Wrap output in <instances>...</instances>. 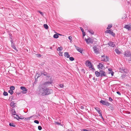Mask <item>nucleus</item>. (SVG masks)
<instances>
[{
	"instance_id": "nucleus-32",
	"label": "nucleus",
	"mask_w": 131,
	"mask_h": 131,
	"mask_svg": "<svg viewBox=\"0 0 131 131\" xmlns=\"http://www.w3.org/2000/svg\"><path fill=\"white\" fill-rule=\"evenodd\" d=\"M15 87L14 86H11L10 87V90L13 91V90H14L15 89Z\"/></svg>"
},
{
	"instance_id": "nucleus-3",
	"label": "nucleus",
	"mask_w": 131,
	"mask_h": 131,
	"mask_svg": "<svg viewBox=\"0 0 131 131\" xmlns=\"http://www.w3.org/2000/svg\"><path fill=\"white\" fill-rule=\"evenodd\" d=\"M52 90L49 88H46L45 90V91L44 96L49 95L52 93Z\"/></svg>"
},
{
	"instance_id": "nucleus-44",
	"label": "nucleus",
	"mask_w": 131,
	"mask_h": 131,
	"mask_svg": "<svg viewBox=\"0 0 131 131\" xmlns=\"http://www.w3.org/2000/svg\"><path fill=\"white\" fill-rule=\"evenodd\" d=\"M80 28L81 30V31L82 32H84V30L83 28L82 27H80Z\"/></svg>"
},
{
	"instance_id": "nucleus-13",
	"label": "nucleus",
	"mask_w": 131,
	"mask_h": 131,
	"mask_svg": "<svg viewBox=\"0 0 131 131\" xmlns=\"http://www.w3.org/2000/svg\"><path fill=\"white\" fill-rule=\"evenodd\" d=\"M124 28L127 29L128 30H131V26L128 25H126L124 26Z\"/></svg>"
},
{
	"instance_id": "nucleus-47",
	"label": "nucleus",
	"mask_w": 131,
	"mask_h": 131,
	"mask_svg": "<svg viewBox=\"0 0 131 131\" xmlns=\"http://www.w3.org/2000/svg\"><path fill=\"white\" fill-rule=\"evenodd\" d=\"M108 70L110 71V72H111L112 71V69L111 68H110L108 69Z\"/></svg>"
},
{
	"instance_id": "nucleus-23",
	"label": "nucleus",
	"mask_w": 131,
	"mask_h": 131,
	"mask_svg": "<svg viewBox=\"0 0 131 131\" xmlns=\"http://www.w3.org/2000/svg\"><path fill=\"white\" fill-rule=\"evenodd\" d=\"M63 49V48L62 47H58L57 49V51H61Z\"/></svg>"
},
{
	"instance_id": "nucleus-53",
	"label": "nucleus",
	"mask_w": 131,
	"mask_h": 131,
	"mask_svg": "<svg viewBox=\"0 0 131 131\" xmlns=\"http://www.w3.org/2000/svg\"><path fill=\"white\" fill-rule=\"evenodd\" d=\"M81 108L82 109H84V107L83 106H81Z\"/></svg>"
},
{
	"instance_id": "nucleus-18",
	"label": "nucleus",
	"mask_w": 131,
	"mask_h": 131,
	"mask_svg": "<svg viewBox=\"0 0 131 131\" xmlns=\"http://www.w3.org/2000/svg\"><path fill=\"white\" fill-rule=\"evenodd\" d=\"M64 56L67 58H69L70 57V55L68 52H66L64 53Z\"/></svg>"
},
{
	"instance_id": "nucleus-26",
	"label": "nucleus",
	"mask_w": 131,
	"mask_h": 131,
	"mask_svg": "<svg viewBox=\"0 0 131 131\" xmlns=\"http://www.w3.org/2000/svg\"><path fill=\"white\" fill-rule=\"evenodd\" d=\"M112 26V24H109L108 25V27L107 28V29H109L111 28Z\"/></svg>"
},
{
	"instance_id": "nucleus-38",
	"label": "nucleus",
	"mask_w": 131,
	"mask_h": 131,
	"mask_svg": "<svg viewBox=\"0 0 131 131\" xmlns=\"http://www.w3.org/2000/svg\"><path fill=\"white\" fill-rule=\"evenodd\" d=\"M34 122L35 123H36L37 124H38L39 123V122L37 120H35L34 121Z\"/></svg>"
},
{
	"instance_id": "nucleus-14",
	"label": "nucleus",
	"mask_w": 131,
	"mask_h": 131,
	"mask_svg": "<svg viewBox=\"0 0 131 131\" xmlns=\"http://www.w3.org/2000/svg\"><path fill=\"white\" fill-rule=\"evenodd\" d=\"M74 46L75 48L77 50H78L79 52L81 53H82V50L81 48H80L79 47H78L77 46H76L75 45H74Z\"/></svg>"
},
{
	"instance_id": "nucleus-11",
	"label": "nucleus",
	"mask_w": 131,
	"mask_h": 131,
	"mask_svg": "<svg viewBox=\"0 0 131 131\" xmlns=\"http://www.w3.org/2000/svg\"><path fill=\"white\" fill-rule=\"evenodd\" d=\"M10 41L11 42V44H12V47L15 50H17V48H16L15 47V44L13 43V41L12 39Z\"/></svg>"
},
{
	"instance_id": "nucleus-33",
	"label": "nucleus",
	"mask_w": 131,
	"mask_h": 131,
	"mask_svg": "<svg viewBox=\"0 0 131 131\" xmlns=\"http://www.w3.org/2000/svg\"><path fill=\"white\" fill-rule=\"evenodd\" d=\"M3 95L4 96H6L8 95V93L4 91L3 93Z\"/></svg>"
},
{
	"instance_id": "nucleus-29",
	"label": "nucleus",
	"mask_w": 131,
	"mask_h": 131,
	"mask_svg": "<svg viewBox=\"0 0 131 131\" xmlns=\"http://www.w3.org/2000/svg\"><path fill=\"white\" fill-rule=\"evenodd\" d=\"M32 116H30V117L25 118V119L26 121H28L30 120V118H31L32 117Z\"/></svg>"
},
{
	"instance_id": "nucleus-49",
	"label": "nucleus",
	"mask_w": 131,
	"mask_h": 131,
	"mask_svg": "<svg viewBox=\"0 0 131 131\" xmlns=\"http://www.w3.org/2000/svg\"><path fill=\"white\" fill-rule=\"evenodd\" d=\"M116 93L119 95H121V93L119 91H117Z\"/></svg>"
},
{
	"instance_id": "nucleus-42",
	"label": "nucleus",
	"mask_w": 131,
	"mask_h": 131,
	"mask_svg": "<svg viewBox=\"0 0 131 131\" xmlns=\"http://www.w3.org/2000/svg\"><path fill=\"white\" fill-rule=\"evenodd\" d=\"M68 39H69L70 41L72 40V37L71 36H69L68 37Z\"/></svg>"
},
{
	"instance_id": "nucleus-56",
	"label": "nucleus",
	"mask_w": 131,
	"mask_h": 131,
	"mask_svg": "<svg viewBox=\"0 0 131 131\" xmlns=\"http://www.w3.org/2000/svg\"><path fill=\"white\" fill-rule=\"evenodd\" d=\"M91 69L93 70H95V69L94 68H93L92 67V68H91Z\"/></svg>"
},
{
	"instance_id": "nucleus-9",
	"label": "nucleus",
	"mask_w": 131,
	"mask_h": 131,
	"mask_svg": "<svg viewBox=\"0 0 131 131\" xmlns=\"http://www.w3.org/2000/svg\"><path fill=\"white\" fill-rule=\"evenodd\" d=\"M20 89L22 91H21L22 93L23 94L26 93H27V90L26 88L24 86H21Z\"/></svg>"
},
{
	"instance_id": "nucleus-55",
	"label": "nucleus",
	"mask_w": 131,
	"mask_h": 131,
	"mask_svg": "<svg viewBox=\"0 0 131 131\" xmlns=\"http://www.w3.org/2000/svg\"><path fill=\"white\" fill-rule=\"evenodd\" d=\"M16 116H17L18 117V118L19 119H21V118H20V117H19V116H18V115H17V114L16 115Z\"/></svg>"
},
{
	"instance_id": "nucleus-24",
	"label": "nucleus",
	"mask_w": 131,
	"mask_h": 131,
	"mask_svg": "<svg viewBox=\"0 0 131 131\" xmlns=\"http://www.w3.org/2000/svg\"><path fill=\"white\" fill-rule=\"evenodd\" d=\"M9 125L10 126H12V127H15V124H14L13 123H10L9 124Z\"/></svg>"
},
{
	"instance_id": "nucleus-43",
	"label": "nucleus",
	"mask_w": 131,
	"mask_h": 131,
	"mask_svg": "<svg viewBox=\"0 0 131 131\" xmlns=\"http://www.w3.org/2000/svg\"><path fill=\"white\" fill-rule=\"evenodd\" d=\"M89 68L91 69L93 67V65L92 64L91 65H90V66H89Z\"/></svg>"
},
{
	"instance_id": "nucleus-28",
	"label": "nucleus",
	"mask_w": 131,
	"mask_h": 131,
	"mask_svg": "<svg viewBox=\"0 0 131 131\" xmlns=\"http://www.w3.org/2000/svg\"><path fill=\"white\" fill-rule=\"evenodd\" d=\"M88 31L91 34H94V32L92 30H88Z\"/></svg>"
},
{
	"instance_id": "nucleus-25",
	"label": "nucleus",
	"mask_w": 131,
	"mask_h": 131,
	"mask_svg": "<svg viewBox=\"0 0 131 131\" xmlns=\"http://www.w3.org/2000/svg\"><path fill=\"white\" fill-rule=\"evenodd\" d=\"M15 103L13 102H12L10 103V106L11 107H14Z\"/></svg>"
},
{
	"instance_id": "nucleus-51",
	"label": "nucleus",
	"mask_w": 131,
	"mask_h": 131,
	"mask_svg": "<svg viewBox=\"0 0 131 131\" xmlns=\"http://www.w3.org/2000/svg\"><path fill=\"white\" fill-rule=\"evenodd\" d=\"M83 35V36H84L85 35V33L84 32H82Z\"/></svg>"
},
{
	"instance_id": "nucleus-46",
	"label": "nucleus",
	"mask_w": 131,
	"mask_h": 131,
	"mask_svg": "<svg viewBox=\"0 0 131 131\" xmlns=\"http://www.w3.org/2000/svg\"><path fill=\"white\" fill-rule=\"evenodd\" d=\"M82 131H91L90 130H87L86 129H83Z\"/></svg>"
},
{
	"instance_id": "nucleus-2",
	"label": "nucleus",
	"mask_w": 131,
	"mask_h": 131,
	"mask_svg": "<svg viewBox=\"0 0 131 131\" xmlns=\"http://www.w3.org/2000/svg\"><path fill=\"white\" fill-rule=\"evenodd\" d=\"M95 74L97 77L101 76V77H105L106 76V73L103 70H100L99 72L97 71L95 72Z\"/></svg>"
},
{
	"instance_id": "nucleus-54",
	"label": "nucleus",
	"mask_w": 131,
	"mask_h": 131,
	"mask_svg": "<svg viewBox=\"0 0 131 131\" xmlns=\"http://www.w3.org/2000/svg\"><path fill=\"white\" fill-rule=\"evenodd\" d=\"M101 57H103V58H105V56L104 55H102L101 56Z\"/></svg>"
},
{
	"instance_id": "nucleus-30",
	"label": "nucleus",
	"mask_w": 131,
	"mask_h": 131,
	"mask_svg": "<svg viewBox=\"0 0 131 131\" xmlns=\"http://www.w3.org/2000/svg\"><path fill=\"white\" fill-rule=\"evenodd\" d=\"M44 27L46 29H47L48 28V25L46 24H44L43 25Z\"/></svg>"
},
{
	"instance_id": "nucleus-57",
	"label": "nucleus",
	"mask_w": 131,
	"mask_h": 131,
	"mask_svg": "<svg viewBox=\"0 0 131 131\" xmlns=\"http://www.w3.org/2000/svg\"><path fill=\"white\" fill-rule=\"evenodd\" d=\"M128 61L129 62V63H131V59L130 60H129Z\"/></svg>"
},
{
	"instance_id": "nucleus-12",
	"label": "nucleus",
	"mask_w": 131,
	"mask_h": 131,
	"mask_svg": "<svg viewBox=\"0 0 131 131\" xmlns=\"http://www.w3.org/2000/svg\"><path fill=\"white\" fill-rule=\"evenodd\" d=\"M119 72L121 73H125L126 72V70L124 68L122 67V68H119Z\"/></svg>"
},
{
	"instance_id": "nucleus-21",
	"label": "nucleus",
	"mask_w": 131,
	"mask_h": 131,
	"mask_svg": "<svg viewBox=\"0 0 131 131\" xmlns=\"http://www.w3.org/2000/svg\"><path fill=\"white\" fill-rule=\"evenodd\" d=\"M95 108V110H96L97 112L99 114H100V113L101 112V111L99 108L97 107H96Z\"/></svg>"
},
{
	"instance_id": "nucleus-5",
	"label": "nucleus",
	"mask_w": 131,
	"mask_h": 131,
	"mask_svg": "<svg viewBox=\"0 0 131 131\" xmlns=\"http://www.w3.org/2000/svg\"><path fill=\"white\" fill-rule=\"evenodd\" d=\"M98 68L99 69H103L105 68L103 63H100L97 66Z\"/></svg>"
},
{
	"instance_id": "nucleus-17",
	"label": "nucleus",
	"mask_w": 131,
	"mask_h": 131,
	"mask_svg": "<svg viewBox=\"0 0 131 131\" xmlns=\"http://www.w3.org/2000/svg\"><path fill=\"white\" fill-rule=\"evenodd\" d=\"M92 64L91 62L89 61H86L85 62V64L89 66Z\"/></svg>"
},
{
	"instance_id": "nucleus-20",
	"label": "nucleus",
	"mask_w": 131,
	"mask_h": 131,
	"mask_svg": "<svg viewBox=\"0 0 131 131\" xmlns=\"http://www.w3.org/2000/svg\"><path fill=\"white\" fill-rule=\"evenodd\" d=\"M115 52L118 54H119L121 53V52L119 51L118 49H116L115 50Z\"/></svg>"
},
{
	"instance_id": "nucleus-52",
	"label": "nucleus",
	"mask_w": 131,
	"mask_h": 131,
	"mask_svg": "<svg viewBox=\"0 0 131 131\" xmlns=\"http://www.w3.org/2000/svg\"><path fill=\"white\" fill-rule=\"evenodd\" d=\"M43 74V75H45V76L46 75H47V72H44Z\"/></svg>"
},
{
	"instance_id": "nucleus-40",
	"label": "nucleus",
	"mask_w": 131,
	"mask_h": 131,
	"mask_svg": "<svg viewBox=\"0 0 131 131\" xmlns=\"http://www.w3.org/2000/svg\"><path fill=\"white\" fill-rule=\"evenodd\" d=\"M62 53H63L62 52H59V55L60 56H63Z\"/></svg>"
},
{
	"instance_id": "nucleus-45",
	"label": "nucleus",
	"mask_w": 131,
	"mask_h": 131,
	"mask_svg": "<svg viewBox=\"0 0 131 131\" xmlns=\"http://www.w3.org/2000/svg\"><path fill=\"white\" fill-rule=\"evenodd\" d=\"M38 12L40 13L41 15H43V13L42 12H41L40 11H38Z\"/></svg>"
},
{
	"instance_id": "nucleus-37",
	"label": "nucleus",
	"mask_w": 131,
	"mask_h": 131,
	"mask_svg": "<svg viewBox=\"0 0 131 131\" xmlns=\"http://www.w3.org/2000/svg\"><path fill=\"white\" fill-rule=\"evenodd\" d=\"M38 128L39 130H41L42 129V127L41 126H39L38 127Z\"/></svg>"
},
{
	"instance_id": "nucleus-8",
	"label": "nucleus",
	"mask_w": 131,
	"mask_h": 131,
	"mask_svg": "<svg viewBox=\"0 0 131 131\" xmlns=\"http://www.w3.org/2000/svg\"><path fill=\"white\" fill-rule=\"evenodd\" d=\"M124 55L126 57H129L130 56L131 58V53L129 51H126L124 53Z\"/></svg>"
},
{
	"instance_id": "nucleus-15",
	"label": "nucleus",
	"mask_w": 131,
	"mask_h": 131,
	"mask_svg": "<svg viewBox=\"0 0 131 131\" xmlns=\"http://www.w3.org/2000/svg\"><path fill=\"white\" fill-rule=\"evenodd\" d=\"M110 46L113 47L115 46V45L114 43L111 41H110L108 43V44Z\"/></svg>"
},
{
	"instance_id": "nucleus-59",
	"label": "nucleus",
	"mask_w": 131,
	"mask_h": 131,
	"mask_svg": "<svg viewBox=\"0 0 131 131\" xmlns=\"http://www.w3.org/2000/svg\"><path fill=\"white\" fill-rule=\"evenodd\" d=\"M93 80H95V78H93Z\"/></svg>"
},
{
	"instance_id": "nucleus-60",
	"label": "nucleus",
	"mask_w": 131,
	"mask_h": 131,
	"mask_svg": "<svg viewBox=\"0 0 131 131\" xmlns=\"http://www.w3.org/2000/svg\"><path fill=\"white\" fill-rule=\"evenodd\" d=\"M47 77H49V76H47Z\"/></svg>"
},
{
	"instance_id": "nucleus-39",
	"label": "nucleus",
	"mask_w": 131,
	"mask_h": 131,
	"mask_svg": "<svg viewBox=\"0 0 131 131\" xmlns=\"http://www.w3.org/2000/svg\"><path fill=\"white\" fill-rule=\"evenodd\" d=\"M59 86L61 88H63L64 87V85L63 84H60Z\"/></svg>"
},
{
	"instance_id": "nucleus-61",
	"label": "nucleus",
	"mask_w": 131,
	"mask_h": 131,
	"mask_svg": "<svg viewBox=\"0 0 131 131\" xmlns=\"http://www.w3.org/2000/svg\"><path fill=\"white\" fill-rule=\"evenodd\" d=\"M47 77H49V76H47Z\"/></svg>"
},
{
	"instance_id": "nucleus-6",
	"label": "nucleus",
	"mask_w": 131,
	"mask_h": 131,
	"mask_svg": "<svg viewBox=\"0 0 131 131\" xmlns=\"http://www.w3.org/2000/svg\"><path fill=\"white\" fill-rule=\"evenodd\" d=\"M85 40L86 43L88 44H89L90 43H93V41L92 39L91 38L85 39Z\"/></svg>"
},
{
	"instance_id": "nucleus-50",
	"label": "nucleus",
	"mask_w": 131,
	"mask_h": 131,
	"mask_svg": "<svg viewBox=\"0 0 131 131\" xmlns=\"http://www.w3.org/2000/svg\"><path fill=\"white\" fill-rule=\"evenodd\" d=\"M100 114L99 116H100L102 118H103V116L102 115V114L101 113V112L100 113V114Z\"/></svg>"
},
{
	"instance_id": "nucleus-10",
	"label": "nucleus",
	"mask_w": 131,
	"mask_h": 131,
	"mask_svg": "<svg viewBox=\"0 0 131 131\" xmlns=\"http://www.w3.org/2000/svg\"><path fill=\"white\" fill-rule=\"evenodd\" d=\"M94 51V53L96 54H98L99 53V49L96 46H94L93 47Z\"/></svg>"
},
{
	"instance_id": "nucleus-62",
	"label": "nucleus",
	"mask_w": 131,
	"mask_h": 131,
	"mask_svg": "<svg viewBox=\"0 0 131 131\" xmlns=\"http://www.w3.org/2000/svg\"><path fill=\"white\" fill-rule=\"evenodd\" d=\"M59 35H61L60 34H59Z\"/></svg>"
},
{
	"instance_id": "nucleus-27",
	"label": "nucleus",
	"mask_w": 131,
	"mask_h": 131,
	"mask_svg": "<svg viewBox=\"0 0 131 131\" xmlns=\"http://www.w3.org/2000/svg\"><path fill=\"white\" fill-rule=\"evenodd\" d=\"M126 76V75L125 74H123L122 75V76L121 77V78L122 79H124L125 78Z\"/></svg>"
},
{
	"instance_id": "nucleus-31",
	"label": "nucleus",
	"mask_w": 131,
	"mask_h": 131,
	"mask_svg": "<svg viewBox=\"0 0 131 131\" xmlns=\"http://www.w3.org/2000/svg\"><path fill=\"white\" fill-rule=\"evenodd\" d=\"M53 37L54 38H58L59 36L57 34H55L54 35Z\"/></svg>"
},
{
	"instance_id": "nucleus-58",
	"label": "nucleus",
	"mask_w": 131,
	"mask_h": 131,
	"mask_svg": "<svg viewBox=\"0 0 131 131\" xmlns=\"http://www.w3.org/2000/svg\"><path fill=\"white\" fill-rule=\"evenodd\" d=\"M41 55L40 54H39V57H41Z\"/></svg>"
},
{
	"instance_id": "nucleus-22",
	"label": "nucleus",
	"mask_w": 131,
	"mask_h": 131,
	"mask_svg": "<svg viewBox=\"0 0 131 131\" xmlns=\"http://www.w3.org/2000/svg\"><path fill=\"white\" fill-rule=\"evenodd\" d=\"M12 114L13 115H16V112L14 109H12L11 110Z\"/></svg>"
},
{
	"instance_id": "nucleus-35",
	"label": "nucleus",
	"mask_w": 131,
	"mask_h": 131,
	"mask_svg": "<svg viewBox=\"0 0 131 131\" xmlns=\"http://www.w3.org/2000/svg\"><path fill=\"white\" fill-rule=\"evenodd\" d=\"M69 59L71 61H73L74 60V59L72 57H69Z\"/></svg>"
},
{
	"instance_id": "nucleus-4",
	"label": "nucleus",
	"mask_w": 131,
	"mask_h": 131,
	"mask_svg": "<svg viewBox=\"0 0 131 131\" xmlns=\"http://www.w3.org/2000/svg\"><path fill=\"white\" fill-rule=\"evenodd\" d=\"M100 102V103H101L102 105H105L107 106H109L110 105V104L106 101L101 100Z\"/></svg>"
},
{
	"instance_id": "nucleus-48",
	"label": "nucleus",
	"mask_w": 131,
	"mask_h": 131,
	"mask_svg": "<svg viewBox=\"0 0 131 131\" xmlns=\"http://www.w3.org/2000/svg\"><path fill=\"white\" fill-rule=\"evenodd\" d=\"M109 100L111 101H113V99H112V98L110 97L109 98Z\"/></svg>"
},
{
	"instance_id": "nucleus-19",
	"label": "nucleus",
	"mask_w": 131,
	"mask_h": 131,
	"mask_svg": "<svg viewBox=\"0 0 131 131\" xmlns=\"http://www.w3.org/2000/svg\"><path fill=\"white\" fill-rule=\"evenodd\" d=\"M51 83H52V82L51 81L50 82L49 81H47L45 83H44L43 84H44V86H45V85H47L48 84H51Z\"/></svg>"
},
{
	"instance_id": "nucleus-36",
	"label": "nucleus",
	"mask_w": 131,
	"mask_h": 131,
	"mask_svg": "<svg viewBox=\"0 0 131 131\" xmlns=\"http://www.w3.org/2000/svg\"><path fill=\"white\" fill-rule=\"evenodd\" d=\"M55 124H57L58 125H60L61 126H62V125L61 124V123H59L58 122H55Z\"/></svg>"
},
{
	"instance_id": "nucleus-7",
	"label": "nucleus",
	"mask_w": 131,
	"mask_h": 131,
	"mask_svg": "<svg viewBox=\"0 0 131 131\" xmlns=\"http://www.w3.org/2000/svg\"><path fill=\"white\" fill-rule=\"evenodd\" d=\"M105 32L106 33L110 34L114 37L115 35V34L113 32V31H112V29H111L108 30H106L105 31Z\"/></svg>"
},
{
	"instance_id": "nucleus-34",
	"label": "nucleus",
	"mask_w": 131,
	"mask_h": 131,
	"mask_svg": "<svg viewBox=\"0 0 131 131\" xmlns=\"http://www.w3.org/2000/svg\"><path fill=\"white\" fill-rule=\"evenodd\" d=\"M8 92L9 93L11 94L12 95L13 93V91L11 90H9Z\"/></svg>"
},
{
	"instance_id": "nucleus-41",
	"label": "nucleus",
	"mask_w": 131,
	"mask_h": 131,
	"mask_svg": "<svg viewBox=\"0 0 131 131\" xmlns=\"http://www.w3.org/2000/svg\"><path fill=\"white\" fill-rule=\"evenodd\" d=\"M114 73V72L113 71H112L111 72H109V74H111L112 76H113V75Z\"/></svg>"
},
{
	"instance_id": "nucleus-16",
	"label": "nucleus",
	"mask_w": 131,
	"mask_h": 131,
	"mask_svg": "<svg viewBox=\"0 0 131 131\" xmlns=\"http://www.w3.org/2000/svg\"><path fill=\"white\" fill-rule=\"evenodd\" d=\"M101 61L105 62L108 61H109L108 57L107 56H106L105 58H103L101 60Z\"/></svg>"
},
{
	"instance_id": "nucleus-1",
	"label": "nucleus",
	"mask_w": 131,
	"mask_h": 131,
	"mask_svg": "<svg viewBox=\"0 0 131 131\" xmlns=\"http://www.w3.org/2000/svg\"><path fill=\"white\" fill-rule=\"evenodd\" d=\"M46 87L44 84H40L38 86L37 92L38 94L44 96Z\"/></svg>"
}]
</instances>
